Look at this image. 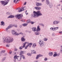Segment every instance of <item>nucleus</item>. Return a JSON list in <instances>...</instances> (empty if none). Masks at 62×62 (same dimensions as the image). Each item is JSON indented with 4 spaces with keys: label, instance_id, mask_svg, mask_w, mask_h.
Returning <instances> with one entry per match:
<instances>
[{
    "label": "nucleus",
    "instance_id": "2eb2a0df",
    "mask_svg": "<svg viewBox=\"0 0 62 62\" xmlns=\"http://www.w3.org/2000/svg\"><path fill=\"white\" fill-rule=\"evenodd\" d=\"M32 44H33V43H28V44L27 45H28V46H29L30 47H31V45H32Z\"/></svg>",
    "mask_w": 62,
    "mask_h": 62
},
{
    "label": "nucleus",
    "instance_id": "a878e982",
    "mask_svg": "<svg viewBox=\"0 0 62 62\" xmlns=\"http://www.w3.org/2000/svg\"><path fill=\"white\" fill-rule=\"evenodd\" d=\"M36 46V43H34L33 44V48H35V47Z\"/></svg>",
    "mask_w": 62,
    "mask_h": 62
},
{
    "label": "nucleus",
    "instance_id": "aec40b11",
    "mask_svg": "<svg viewBox=\"0 0 62 62\" xmlns=\"http://www.w3.org/2000/svg\"><path fill=\"white\" fill-rule=\"evenodd\" d=\"M26 43L28 44L29 43L28 42H26L23 44V47H25V44H26Z\"/></svg>",
    "mask_w": 62,
    "mask_h": 62
},
{
    "label": "nucleus",
    "instance_id": "5701e85b",
    "mask_svg": "<svg viewBox=\"0 0 62 62\" xmlns=\"http://www.w3.org/2000/svg\"><path fill=\"white\" fill-rule=\"evenodd\" d=\"M10 28H11V27H12L13 26V25L12 24H11L9 26H8Z\"/></svg>",
    "mask_w": 62,
    "mask_h": 62
},
{
    "label": "nucleus",
    "instance_id": "4468645a",
    "mask_svg": "<svg viewBox=\"0 0 62 62\" xmlns=\"http://www.w3.org/2000/svg\"><path fill=\"white\" fill-rule=\"evenodd\" d=\"M22 59V57L21 56V55L19 57H18V58H17V59L18 60V61H20Z\"/></svg>",
    "mask_w": 62,
    "mask_h": 62
},
{
    "label": "nucleus",
    "instance_id": "c03bdc74",
    "mask_svg": "<svg viewBox=\"0 0 62 62\" xmlns=\"http://www.w3.org/2000/svg\"><path fill=\"white\" fill-rule=\"evenodd\" d=\"M31 24H34V22H31Z\"/></svg>",
    "mask_w": 62,
    "mask_h": 62
},
{
    "label": "nucleus",
    "instance_id": "6e6d98bb",
    "mask_svg": "<svg viewBox=\"0 0 62 62\" xmlns=\"http://www.w3.org/2000/svg\"><path fill=\"white\" fill-rule=\"evenodd\" d=\"M14 51H17V49L15 48L14 50Z\"/></svg>",
    "mask_w": 62,
    "mask_h": 62
},
{
    "label": "nucleus",
    "instance_id": "9d476101",
    "mask_svg": "<svg viewBox=\"0 0 62 62\" xmlns=\"http://www.w3.org/2000/svg\"><path fill=\"white\" fill-rule=\"evenodd\" d=\"M24 38V37L23 36V37H22L21 38V40L22 41L24 42L25 41V39Z\"/></svg>",
    "mask_w": 62,
    "mask_h": 62
},
{
    "label": "nucleus",
    "instance_id": "39448f33",
    "mask_svg": "<svg viewBox=\"0 0 62 62\" xmlns=\"http://www.w3.org/2000/svg\"><path fill=\"white\" fill-rule=\"evenodd\" d=\"M39 43L40 45V47H42L44 45V41H42L41 40H39Z\"/></svg>",
    "mask_w": 62,
    "mask_h": 62
},
{
    "label": "nucleus",
    "instance_id": "a211bd4d",
    "mask_svg": "<svg viewBox=\"0 0 62 62\" xmlns=\"http://www.w3.org/2000/svg\"><path fill=\"white\" fill-rule=\"evenodd\" d=\"M31 54H36V52L35 50H31Z\"/></svg>",
    "mask_w": 62,
    "mask_h": 62
},
{
    "label": "nucleus",
    "instance_id": "f3484780",
    "mask_svg": "<svg viewBox=\"0 0 62 62\" xmlns=\"http://www.w3.org/2000/svg\"><path fill=\"white\" fill-rule=\"evenodd\" d=\"M14 16H13L12 15H11L9 16L8 17V18H14Z\"/></svg>",
    "mask_w": 62,
    "mask_h": 62
},
{
    "label": "nucleus",
    "instance_id": "ddd939ff",
    "mask_svg": "<svg viewBox=\"0 0 62 62\" xmlns=\"http://www.w3.org/2000/svg\"><path fill=\"white\" fill-rule=\"evenodd\" d=\"M32 30L33 32H36V28L33 27L32 28Z\"/></svg>",
    "mask_w": 62,
    "mask_h": 62
},
{
    "label": "nucleus",
    "instance_id": "9b49d317",
    "mask_svg": "<svg viewBox=\"0 0 62 62\" xmlns=\"http://www.w3.org/2000/svg\"><path fill=\"white\" fill-rule=\"evenodd\" d=\"M40 31V29L39 28V26L38 25L37 29V32L39 31Z\"/></svg>",
    "mask_w": 62,
    "mask_h": 62
},
{
    "label": "nucleus",
    "instance_id": "13d9d810",
    "mask_svg": "<svg viewBox=\"0 0 62 62\" xmlns=\"http://www.w3.org/2000/svg\"><path fill=\"white\" fill-rule=\"evenodd\" d=\"M61 52H62V48L61 49Z\"/></svg>",
    "mask_w": 62,
    "mask_h": 62
},
{
    "label": "nucleus",
    "instance_id": "bf43d9fd",
    "mask_svg": "<svg viewBox=\"0 0 62 62\" xmlns=\"http://www.w3.org/2000/svg\"><path fill=\"white\" fill-rule=\"evenodd\" d=\"M15 2H16V0H14V3Z\"/></svg>",
    "mask_w": 62,
    "mask_h": 62
},
{
    "label": "nucleus",
    "instance_id": "473e14b6",
    "mask_svg": "<svg viewBox=\"0 0 62 62\" xmlns=\"http://www.w3.org/2000/svg\"><path fill=\"white\" fill-rule=\"evenodd\" d=\"M5 52H6V50H2L1 51V53H4Z\"/></svg>",
    "mask_w": 62,
    "mask_h": 62
},
{
    "label": "nucleus",
    "instance_id": "0e129e2a",
    "mask_svg": "<svg viewBox=\"0 0 62 62\" xmlns=\"http://www.w3.org/2000/svg\"><path fill=\"white\" fill-rule=\"evenodd\" d=\"M16 3H17V2H18V1H19V0H16Z\"/></svg>",
    "mask_w": 62,
    "mask_h": 62
},
{
    "label": "nucleus",
    "instance_id": "c9c22d12",
    "mask_svg": "<svg viewBox=\"0 0 62 62\" xmlns=\"http://www.w3.org/2000/svg\"><path fill=\"white\" fill-rule=\"evenodd\" d=\"M27 25V24H24L23 25V26H26Z\"/></svg>",
    "mask_w": 62,
    "mask_h": 62
},
{
    "label": "nucleus",
    "instance_id": "72a5a7b5",
    "mask_svg": "<svg viewBox=\"0 0 62 62\" xmlns=\"http://www.w3.org/2000/svg\"><path fill=\"white\" fill-rule=\"evenodd\" d=\"M21 57H22L23 59H25V57H24V56L23 55H21Z\"/></svg>",
    "mask_w": 62,
    "mask_h": 62
},
{
    "label": "nucleus",
    "instance_id": "052dcab7",
    "mask_svg": "<svg viewBox=\"0 0 62 62\" xmlns=\"http://www.w3.org/2000/svg\"><path fill=\"white\" fill-rule=\"evenodd\" d=\"M10 54H12V52H10Z\"/></svg>",
    "mask_w": 62,
    "mask_h": 62
},
{
    "label": "nucleus",
    "instance_id": "a19ab883",
    "mask_svg": "<svg viewBox=\"0 0 62 62\" xmlns=\"http://www.w3.org/2000/svg\"><path fill=\"white\" fill-rule=\"evenodd\" d=\"M28 46H28V45H27L26 46L25 48V49H26L27 48Z\"/></svg>",
    "mask_w": 62,
    "mask_h": 62
},
{
    "label": "nucleus",
    "instance_id": "2f4dec72",
    "mask_svg": "<svg viewBox=\"0 0 62 62\" xmlns=\"http://www.w3.org/2000/svg\"><path fill=\"white\" fill-rule=\"evenodd\" d=\"M55 30H56L57 29H59V27H56L55 28H54Z\"/></svg>",
    "mask_w": 62,
    "mask_h": 62
},
{
    "label": "nucleus",
    "instance_id": "58836bf2",
    "mask_svg": "<svg viewBox=\"0 0 62 62\" xmlns=\"http://www.w3.org/2000/svg\"><path fill=\"white\" fill-rule=\"evenodd\" d=\"M17 58V56H15L14 57V59H16Z\"/></svg>",
    "mask_w": 62,
    "mask_h": 62
},
{
    "label": "nucleus",
    "instance_id": "6e6552de",
    "mask_svg": "<svg viewBox=\"0 0 62 62\" xmlns=\"http://www.w3.org/2000/svg\"><path fill=\"white\" fill-rule=\"evenodd\" d=\"M58 23H59V21H55L53 22V24H57Z\"/></svg>",
    "mask_w": 62,
    "mask_h": 62
},
{
    "label": "nucleus",
    "instance_id": "a18cd8bd",
    "mask_svg": "<svg viewBox=\"0 0 62 62\" xmlns=\"http://www.w3.org/2000/svg\"><path fill=\"white\" fill-rule=\"evenodd\" d=\"M47 58H46L44 60H45V61H46V60H47Z\"/></svg>",
    "mask_w": 62,
    "mask_h": 62
},
{
    "label": "nucleus",
    "instance_id": "c756f323",
    "mask_svg": "<svg viewBox=\"0 0 62 62\" xmlns=\"http://www.w3.org/2000/svg\"><path fill=\"white\" fill-rule=\"evenodd\" d=\"M6 58L5 57H4L2 59V61L3 62V61L6 59Z\"/></svg>",
    "mask_w": 62,
    "mask_h": 62
},
{
    "label": "nucleus",
    "instance_id": "cd10ccee",
    "mask_svg": "<svg viewBox=\"0 0 62 62\" xmlns=\"http://www.w3.org/2000/svg\"><path fill=\"white\" fill-rule=\"evenodd\" d=\"M49 6L50 7V8H51V7H52V6H53V4L52 3H50L49 4Z\"/></svg>",
    "mask_w": 62,
    "mask_h": 62
},
{
    "label": "nucleus",
    "instance_id": "37998d69",
    "mask_svg": "<svg viewBox=\"0 0 62 62\" xmlns=\"http://www.w3.org/2000/svg\"><path fill=\"white\" fill-rule=\"evenodd\" d=\"M6 13L7 15H9V14H10V12H8L7 13Z\"/></svg>",
    "mask_w": 62,
    "mask_h": 62
},
{
    "label": "nucleus",
    "instance_id": "0eeeda50",
    "mask_svg": "<svg viewBox=\"0 0 62 62\" xmlns=\"http://www.w3.org/2000/svg\"><path fill=\"white\" fill-rule=\"evenodd\" d=\"M26 8V7H24V8H21V9L19 10L18 11L19 12H21V11H24V10H25Z\"/></svg>",
    "mask_w": 62,
    "mask_h": 62
},
{
    "label": "nucleus",
    "instance_id": "603ef678",
    "mask_svg": "<svg viewBox=\"0 0 62 62\" xmlns=\"http://www.w3.org/2000/svg\"><path fill=\"white\" fill-rule=\"evenodd\" d=\"M19 34L20 35H23V33L22 32H20L19 33Z\"/></svg>",
    "mask_w": 62,
    "mask_h": 62
},
{
    "label": "nucleus",
    "instance_id": "8fccbe9b",
    "mask_svg": "<svg viewBox=\"0 0 62 62\" xmlns=\"http://www.w3.org/2000/svg\"><path fill=\"white\" fill-rule=\"evenodd\" d=\"M6 46V47H9V45H7Z\"/></svg>",
    "mask_w": 62,
    "mask_h": 62
},
{
    "label": "nucleus",
    "instance_id": "c85d7f7f",
    "mask_svg": "<svg viewBox=\"0 0 62 62\" xmlns=\"http://www.w3.org/2000/svg\"><path fill=\"white\" fill-rule=\"evenodd\" d=\"M31 22H30V20H27L26 23H30Z\"/></svg>",
    "mask_w": 62,
    "mask_h": 62
},
{
    "label": "nucleus",
    "instance_id": "e433bc0d",
    "mask_svg": "<svg viewBox=\"0 0 62 62\" xmlns=\"http://www.w3.org/2000/svg\"><path fill=\"white\" fill-rule=\"evenodd\" d=\"M10 28L9 27V26H8L7 27L6 29V30H8V29H9Z\"/></svg>",
    "mask_w": 62,
    "mask_h": 62
},
{
    "label": "nucleus",
    "instance_id": "1a4fd4ad",
    "mask_svg": "<svg viewBox=\"0 0 62 62\" xmlns=\"http://www.w3.org/2000/svg\"><path fill=\"white\" fill-rule=\"evenodd\" d=\"M36 4L37 7H39V6H41L42 5L39 2H36Z\"/></svg>",
    "mask_w": 62,
    "mask_h": 62
},
{
    "label": "nucleus",
    "instance_id": "6ab92c4d",
    "mask_svg": "<svg viewBox=\"0 0 62 62\" xmlns=\"http://www.w3.org/2000/svg\"><path fill=\"white\" fill-rule=\"evenodd\" d=\"M35 9H36L37 10H39L40 9H41V8L40 7H35Z\"/></svg>",
    "mask_w": 62,
    "mask_h": 62
},
{
    "label": "nucleus",
    "instance_id": "f03ea898",
    "mask_svg": "<svg viewBox=\"0 0 62 62\" xmlns=\"http://www.w3.org/2000/svg\"><path fill=\"white\" fill-rule=\"evenodd\" d=\"M42 15V14L40 11L37 12L34 11L33 13L32 14L31 16V17L32 18H37L39 17V16H41Z\"/></svg>",
    "mask_w": 62,
    "mask_h": 62
},
{
    "label": "nucleus",
    "instance_id": "4c0bfd02",
    "mask_svg": "<svg viewBox=\"0 0 62 62\" xmlns=\"http://www.w3.org/2000/svg\"><path fill=\"white\" fill-rule=\"evenodd\" d=\"M13 26L14 27H18L17 25H14Z\"/></svg>",
    "mask_w": 62,
    "mask_h": 62
},
{
    "label": "nucleus",
    "instance_id": "864d4df0",
    "mask_svg": "<svg viewBox=\"0 0 62 62\" xmlns=\"http://www.w3.org/2000/svg\"><path fill=\"white\" fill-rule=\"evenodd\" d=\"M26 4V2H25L24 3V5H25Z\"/></svg>",
    "mask_w": 62,
    "mask_h": 62
},
{
    "label": "nucleus",
    "instance_id": "7c9ffc66",
    "mask_svg": "<svg viewBox=\"0 0 62 62\" xmlns=\"http://www.w3.org/2000/svg\"><path fill=\"white\" fill-rule=\"evenodd\" d=\"M27 55H28V56H31V54L29 53H28L27 54Z\"/></svg>",
    "mask_w": 62,
    "mask_h": 62
},
{
    "label": "nucleus",
    "instance_id": "79ce46f5",
    "mask_svg": "<svg viewBox=\"0 0 62 62\" xmlns=\"http://www.w3.org/2000/svg\"><path fill=\"white\" fill-rule=\"evenodd\" d=\"M40 25H41V26H44V24L42 23L40 24Z\"/></svg>",
    "mask_w": 62,
    "mask_h": 62
},
{
    "label": "nucleus",
    "instance_id": "4d7b16f0",
    "mask_svg": "<svg viewBox=\"0 0 62 62\" xmlns=\"http://www.w3.org/2000/svg\"><path fill=\"white\" fill-rule=\"evenodd\" d=\"M7 54V53H6L4 54V55H6Z\"/></svg>",
    "mask_w": 62,
    "mask_h": 62
},
{
    "label": "nucleus",
    "instance_id": "20e7f679",
    "mask_svg": "<svg viewBox=\"0 0 62 62\" xmlns=\"http://www.w3.org/2000/svg\"><path fill=\"white\" fill-rule=\"evenodd\" d=\"M9 1V0H7L6 2L5 3V1H1L0 3L2 5H3L4 6H5V5H7L8 4Z\"/></svg>",
    "mask_w": 62,
    "mask_h": 62
},
{
    "label": "nucleus",
    "instance_id": "680f3d73",
    "mask_svg": "<svg viewBox=\"0 0 62 62\" xmlns=\"http://www.w3.org/2000/svg\"><path fill=\"white\" fill-rule=\"evenodd\" d=\"M28 32L29 33H31V31H28Z\"/></svg>",
    "mask_w": 62,
    "mask_h": 62
},
{
    "label": "nucleus",
    "instance_id": "09e8293b",
    "mask_svg": "<svg viewBox=\"0 0 62 62\" xmlns=\"http://www.w3.org/2000/svg\"><path fill=\"white\" fill-rule=\"evenodd\" d=\"M14 62H16V59H14Z\"/></svg>",
    "mask_w": 62,
    "mask_h": 62
},
{
    "label": "nucleus",
    "instance_id": "3c124183",
    "mask_svg": "<svg viewBox=\"0 0 62 62\" xmlns=\"http://www.w3.org/2000/svg\"><path fill=\"white\" fill-rule=\"evenodd\" d=\"M52 28V29L51 30H53V29H54V28H53L52 27H51V28H50V30H51V29Z\"/></svg>",
    "mask_w": 62,
    "mask_h": 62
},
{
    "label": "nucleus",
    "instance_id": "f257e3e1",
    "mask_svg": "<svg viewBox=\"0 0 62 62\" xmlns=\"http://www.w3.org/2000/svg\"><path fill=\"white\" fill-rule=\"evenodd\" d=\"M2 38L3 40V42L5 43L6 42H8V43H10L13 41V39L12 38H10L9 36L7 37L6 38L5 36H3Z\"/></svg>",
    "mask_w": 62,
    "mask_h": 62
},
{
    "label": "nucleus",
    "instance_id": "f8f14e48",
    "mask_svg": "<svg viewBox=\"0 0 62 62\" xmlns=\"http://www.w3.org/2000/svg\"><path fill=\"white\" fill-rule=\"evenodd\" d=\"M40 56H42V55L40 54H39L37 55L36 57V59H38L39 58V57H40Z\"/></svg>",
    "mask_w": 62,
    "mask_h": 62
},
{
    "label": "nucleus",
    "instance_id": "bb28decb",
    "mask_svg": "<svg viewBox=\"0 0 62 62\" xmlns=\"http://www.w3.org/2000/svg\"><path fill=\"white\" fill-rule=\"evenodd\" d=\"M24 47H23V46H20L19 47V49H20V50H22L23 48H24Z\"/></svg>",
    "mask_w": 62,
    "mask_h": 62
},
{
    "label": "nucleus",
    "instance_id": "de8ad7c7",
    "mask_svg": "<svg viewBox=\"0 0 62 62\" xmlns=\"http://www.w3.org/2000/svg\"><path fill=\"white\" fill-rule=\"evenodd\" d=\"M59 33H60V34H62V31L59 32Z\"/></svg>",
    "mask_w": 62,
    "mask_h": 62
},
{
    "label": "nucleus",
    "instance_id": "5fc2aeb1",
    "mask_svg": "<svg viewBox=\"0 0 62 62\" xmlns=\"http://www.w3.org/2000/svg\"><path fill=\"white\" fill-rule=\"evenodd\" d=\"M25 51H23V54H25Z\"/></svg>",
    "mask_w": 62,
    "mask_h": 62
},
{
    "label": "nucleus",
    "instance_id": "e2e57ef3",
    "mask_svg": "<svg viewBox=\"0 0 62 62\" xmlns=\"http://www.w3.org/2000/svg\"><path fill=\"white\" fill-rule=\"evenodd\" d=\"M28 31L26 30V31H25V32H28Z\"/></svg>",
    "mask_w": 62,
    "mask_h": 62
},
{
    "label": "nucleus",
    "instance_id": "774afa93",
    "mask_svg": "<svg viewBox=\"0 0 62 62\" xmlns=\"http://www.w3.org/2000/svg\"><path fill=\"white\" fill-rule=\"evenodd\" d=\"M44 1V0H42V2H43V1Z\"/></svg>",
    "mask_w": 62,
    "mask_h": 62
},
{
    "label": "nucleus",
    "instance_id": "49530a36",
    "mask_svg": "<svg viewBox=\"0 0 62 62\" xmlns=\"http://www.w3.org/2000/svg\"><path fill=\"white\" fill-rule=\"evenodd\" d=\"M26 12H27V10H26V11L25 12V13L26 15H27L28 14V13H26Z\"/></svg>",
    "mask_w": 62,
    "mask_h": 62
},
{
    "label": "nucleus",
    "instance_id": "b1692460",
    "mask_svg": "<svg viewBox=\"0 0 62 62\" xmlns=\"http://www.w3.org/2000/svg\"><path fill=\"white\" fill-rule=\"evenodd\" d=\"M53 53L52 52H50L49 53V55L50 56H52V55H53Z\"/></svg>",
    "mask_w": 62,
    "mask_h": 62
},
{
    "label": "nucleus",
    "instance_id": "338daca9",
    "mask_svg": "<svg viewBox=\"0 0 62 62\" xmlns=\"http://www.w3.org/2000/svg\"><path fill=\"white\" fill-rule=\"evenodd\" d=\"M60 6V4H59V5H57V6Z\"/></svg>",
    "mask_w": 62,
    "mask_h": 62
},
{
    "label": "nucleus",
    "instance_id": "f704fd0d",
    "mask_svg": "<svg viewBox=\"0 0 62 62\" xmlns=\"http://www.w3.org/2000/svg\"><path fill=\"white\" fill-rule=\"evenodd\" d=\"M23 54V51H21L20 52V55H21L22 54Z\"/></svg>",
    "mask_w": 62,
    "mask_h": 62
},
{
    "label": "nucleus",
    "instance_id": "7ed1b4c3",
    "mask_svg": "<svg viewBox=\"0 0 62 62\" xmlns=\"http://www.w3.org/2000/svg\"><path fill=\"white\" fill-rule=\"evenodd\" d=\"M23 16V15L22 14H17L15 15L16 17L18 19H22V17Z\"/></svg>",
    "mask_w": 62,
    "mask_h": 62
},
{
    "label": "nucleus",
    "instance_id": "dca6fc26",
    "mask_svg": "<svg viewBox=\"0 0 62 62\" xmlns=\"http://www.w3.org/2000/svg\"><path fill=\"white\" fill-rule=\"evenodd\" d=\"M59 56V54H56V53L55 52V53L53 55V56L54 57H55V56Z\"/></svg>",
    "mask_w": 62,
    "mask_h": 62
},
{
    "label": "nucleus",
    "instance_id": "423d86ee",
    "mask_svg": "<svg viewBox=\"0 0 62 62\" xmlns=\"http://www.w3.org/2000/svg\"><path fill=\"white\" fill-rule=\"evenodd\" d=\"M12 34L13 35H15V36H18L20 34L17 33L15 32V31L14 30H13L12 31Z\"/></svg>",
    "mask_w": 62,
    "mask_h": 62
},
{
    "label": "nucleus",
    "instance_id": "ea45409f",
    "mask_svg": "<svg viewBox=\"0 0 62 62\" xmlns=\"http://www.w3.org/2000/svg\"><path fill=\"white\" fill-rule=\"evenodd\" d=\"M44 39L45 41H47V39H48L46 38H45Z\"/></svg>",
    "mask_w": 62,
    "mask_h": 62
},
{
    "label": "nucleus",
    "instance_id": "393cba45",
    "mask_svg": "<svg viewBox=\"0 0 62 62\" xmlns=\"http://www.w3.org/2000/svg\"><path fill=\"white\" fill-rule=\"evenodd\" d=\"M46 4H47V5H49V3H50V2L48 0H46Z\"/></svg>",
    "mask_w": 62,
    "mask_h": 62
},
{
    "label": "nucleus",
    "instance_id": "4be33fe9",
    "mask_svg": "<svg viewBox=\"0 0 62 62\" xmlns=\"http://www.w3.org/2000/svg\"><path fill=\"white\" fill-rule=\"evenodd\" d=\"M1 25L2 26V25H5V23L3 22H1Z\"/></svg>",
    "mask_w": 62,
    "mask_h": 62
},
{
    "label": "nucleus",
    "instance_id": "69168bd1",
    "mask_svg": "<svg viewBox=\"0 0 62 62\" xmlns=\"http://www.w3.org/2000/svg\"><path fill=\"white\" fill-rule=\"evenodd\" d=\"M19 9V8H18L17 9Z\"/></svg>",
    "mask_w": 62,
    "mask_h": 62
},
{
    "label": "nucleus",
    "instance_id": "412c9836",
    "mask_svg": "<svg viewBox=\"0 0 62 62\" xmlns=\"http://www.w3.org/2000/svg\"><path fill=\"white\" fill-rule=\"evenodd\" d=\"M35 35H39L40 33L39 32H35Z\"/></svg>",
    "mask_w": 62,
    "mask_h": 62
}]
</instances>
